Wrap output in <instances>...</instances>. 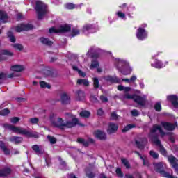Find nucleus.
<instances>
[{"mask_svg": "<svg viewBox=\"0 0 178 178\" xmlns=\"http://www.w3.org/2000/svg\"><path fill=\"white\" fill-rule=\"evenodd\" d=\"M157 131H159V133H161L162 137L165 136V132L162 131V128H161V126L155 124L151 129L149 137L151 138L152 143L157 145V147H159L161 154H163V155H165V154H166V150H165V148H163V146H162V145L161 144V140L158 139V136L156 135Z\"/></svg>", "mask_w": 178, "mask_h": 178, "instance_id": "f257e3e1", "label": "nucleus"}, {"mask_svg": "<svg viewBox=\"0 0 178 178\" xmlns=\"http://www.w3.org/2000/svg\"><path fill=\"white\" fill-rule=\"evenodd\" d=\"M3 127L4 129H8L11 130L13 133L17 134H22V136H26V137H34L35 138H38V133L34 131H30L24 128L20 127H15L9 124H3Z\"/></svg>", "mask_w": 178, "mask_h": 178, "instance_id": "f03ea898", "label": "nucleus"}, {"mask_svg": "<svg viewBox=\"0 0 178 178\" xmlns=\"http://www.w3.org/2000/svg\"><path fill=\"white\" fill-rule=\"evenodd\" d=\"M35 9L36 10V13L38 15V19L41 20L44 19L45 15L48 13V9L47 8V5H45L41 1H36L35 2Z\"/></svg>", "mask_w": 178, "mask_h": 178, "instance_id": "7ed1b4c3", "label": "nucleus"}, {"mask_svg": "<svg viewBox=\"0 0 178 178\" xmlns=\"http://www.w3.org/2000/svg\"><path fill=\"white\" fill-rule=\"evenodd\" d=\"M154 170L157 172V173H161L163 177L167 178H175L173 177V172H172L171 174L169 172H166L163 171V164L162 163H154Z\"/></svg>", "mask_w": 178, "mask_h": 178, "instance_id": "20e7f679", "label": "nucleus"}, {"mask_svg": "<svg viewBox=\"0 0 178 178\" xmlns=\"http://www.w3.org/2000/svg\"><path fill=\"white\" fill-rule=\"evenodd\" d=\"M67 115L69 116L71 121H66L65 122H64V127L72 128L74 127V126H76V124L82 127L84 126V124L80 123V122L75 115L69 113H67Z\"/></svg>", "mask_w": 178, "mask_h": 178, "instance_id": "39448f33", "label": "nucleus"}, {"mask_svg": "<svg viewBox=\"0 0 178 178\" xmlns=\"http://www.w3.org/2000/svg\"><path fill=\"white\" fill-rule=\"evenodd\" d=\"M72 27L69 24H64L57 27H51L49 29V33H67L70 31Z\"/></svg>", "mask_w": 178, "mask_h": 178, "instance_id": "423d86ee", "label": "nucleus"}, {"mask_svg": "<svg viewBox=\"0 0 178 178\" xmlns=\"http://www.w3.org/2000/svg\"><path fill=\"white\" fill-rule=\"evenodd\" d=\"M55 118H56V115L54 113L50 114L49 119L52 126H54V127H65V122H63V119L58 118L57 120L55 121Z\"/></svg>", "mask_w": 178, "mask_h": 178, "instance_id": "0eeeda50", "label": "nucleus"}, {"mask_svg": "<svg viewBox=\"0 0 178 178\" xmlns=\"http://www.w3.org/2000/svg\"><path fill=\"white\" fill-rule=\"evenodd\" d=\"M148 36V33H147V31L145 29H143L142 27H139L136 32V38L138 40H140V41H143L147 38Z\"/></svg>", "mask_w": 178, "mask_h": 178, "instance_id": "6e6552de", "label": "nucleus"}, {"mask_svg": "<svg viewBox=\"0 0 178 178\" xmlns=\"http://www.w3.org/2000/svg\"><path fill=\"white\" fill-rule=\"evenodd\" d=\"M28 30H33V25L30 24H21L15 27V31L17 33H22V31H27Z\"/></svg>", "mask_w": 178, "mask_h": 178, "instance_id": "1a4fd4ad", "label": "nucleus"}, {"mask_svg": "<svg viewBox=\"0 0 178 178\" xmlns=\"http://www.w3.org/2000/svg\"><path fill=\"white\" fill-rule=\"evenodd\" d=\"M119 129V124L115 122H110L107 129L108 134H115Z\"/></svg>", "mask_w": 178, "mask_h": 178, "instance_id": "9d476101", "label": "nucleus"}, {"mask_svg": "<svg viewBox=\"0 0 178 178\" xmlns=\"http://www.w3.org/2000/svg\"><path fill=\"white\" fill-rule=\"evenodd\" d=\"M168 159L172 167L175 170L176 172H178V160L176 157L170 155L168 156Z\"/></svg>", "mask_w": 178, "mask_h": 178, "instance_id": "9b49d317", "label": "nucleus"}, {"mask_svg": "<svg viewBox=\"0 0 178 178\" xmlns=\"http://www.w3.org/2000/svg\"><path fill=\"white\" fill-rule=\"evenodd\" d=\"M161 126H163L165 130H167L168 131H173V130L176 129L177 126V122H175V124L161 122Z\"/></svg>", "mask_w": 178, "mask_h": 178, "instance_id": "f8f14e48", "label": "nucleus"}, {"mask_svg": "<svg viewBox=\"0 0 178 178\" xmlns=\"http://www.w3.org/2000/svg\"><path fill=\"white\" fill-rule=\"evenodd\" d=\"M93 135L96 138H98V140H101L102 141H105V140H106V134L102 131H95Z\"/></svg>", "mask_w": 178, "mask_h": 178, "instance_id": "ddd939ff", "label": "nucleus"}, {"mask_svg": "<svg viewBox=\"0 0 178 178\" xmlns=\"http://www.w3.org/2000/svg\"><path fill=\"white\" fill-rule=\"evenodd\" d=\"M97 29H95V26L92 24H86L83 28V33L84 34H88V33H95Z\"/></svg>", "mask_w": 178, "mask_h": 178, "instance_id": "4468645a", "label": "nucleus"}, {"mask_svg": "<svg viewBox=\"0 0 178 178\" xmlns=\"http://www.w3.org/2000/svg\"><path fill=\"white\" fill-rule=\"evenodd\" d=\"M60 97V102L63 105H67V104H70V97H69L66 92H63Z\"/></svg>", "mask_w": 178, "mask_h": 178, "instance_id": "2eb2a0df", "label": "nucleus"}, {"mask_svg": "<svg viewBox=\"0 0 178 178\" xmlns=\"http://www.w3.org/2000/svg\"><path fill=\"white\" fill-rule=\"evenodd\" d=\"M167 99L168 101H170L174 108H178V97L177 96L175 95H172L168 96Z\"/></svg>", "mask_w": 178, "mask_h": 178, "instance_id": "dca6fc26", "label": "nucleus"}, {"mask_svg": "<svg viewBox=\"0 0 178 178\" xmlns=\"http://www.w3.org/2000/svg\"><path fill=\"white\" fill-rule=\"evenodd\" d=\"M134 101L136 102L138 105H140L141 106H144L145 105V99L138 95H134Z\"/></svg>", "mask_w": 178, "mask_h": 178, "instance_id": "f3484780", "label": "nucleus"}, {"mask_svg": "<svg viewBox=\"0 0 178 178\" xmlns=\"http://www.w3.org/2000/svg\"><path fill=\"white\" fill-rule=\"evenodd\" d=\"M77 142L79 144H82L83 147H88L89 144L88 143H90L91 144H94V139L89 138L88 141H86L83 138H79L77 139Z\"/></svg>", "mask_w": 178, "mask_h": 178, "instance_id": "a211bd4d", "label": "nucleus"}, {"mask_svg": "<svg viewBox=\"0 0 178 178\" xmlns=\"http://www.w3.org/2000/svg\"><path fill=\"white\" fill-rule=\"evenodd\" d=\"M32 149L35 152L36 155L44 154V149L41 145H34L32 146Z\"/></svg>", "mask_w": 178, "mask_h": 178, "instance_id": "6ab92c4d", "label": "nucleus"}, {"mask_svg": "<svg viewBox=\"0 0 178 178\" xmlns=\"http://www.w3.org/2000/svg\"><path fill=\"white\" fill-rule=\"evenodd\" d=\"M136 144L139 149H144V147H145L146 144H148V140L147 139L136 140Z\"/></svg>", "mask_w": 178, "mask_h": 178, "instance_id": "aec40b11", "label": "nucleus"}, {"mask_svg": "<svg viewBox=\"0 0 178 178\" xmlns=\"http://www.w3.org/2000/svg\"><path fill=\"white\" fill-rule=\"evenodd\" d=\"M0 20L1 22H3V23H8V22L10 21L9 17L8 16V14L2 10H0Z\"/></svg>", "mask_w": 178, "mask_h": 178, "instance_id": "412c9836", "label": "nucleus"}, {"mask_svg": "<svg viewBox=\"0 0 178 178\" xmlns=\"http://www.w3.org/2000/svg\"><path fill=\"white\" fill-rule=\"evenodd\" d=\"M168 65V62H165V64L161 62L159 60H156L154 64H151V66L153 67H155L156 69H162V67H165Z\"/></svg>", "mask_w": 178, "mask_h": 178, "instance_id": "4be33fe9", "label": "nucleus"}, {"mask_svg": "<svg viewBox=\"0 0 178 178\" xmlns=\"http://www.w3.org/2000/svg\"><path fill=\"white\" fill-rule=\"evenodd\" d=\"M76 101H84L86 99V93L81 90H78L76 95Z\"/></svg>", "mask_w": 178, "mask_h": 178, "instance_id": "5701e85b", "label": "nucleus"}, {"mask_svg": "<svg viewBox=\"0 0 178 178\" xmlns=\"http://www.w3.org/2000/svg\"><path fill=\"white\" fill-rule=\"evenodd\" d=\"M10 70L12 72H23V70H24V66L22 65H15L11 66Z\"/></svg>", "mask_w": 178, "mask_h": 178, "instance_id": "b1692460", "label": "nucleus"}, {"mask_svg": "<svg viewBox=\"0 0 178 178\" xmlns=\"http://www.w3.org/2000/svg\"><path fill=\"white\" fill-rule=\"evenodd\" d=\"M9 140L11 143H14V144H20V143L23 141V138L19 136H11Z\"/></svg>", "mask_w": 178, "mask_h": 178, "instance_id": "393cba45", "label": "nucleus"}, {"mask_svg": "<svg viewBox=\"0 0 178 178\" xmlns=\"http://www.w3.org/2000/svg\"><path fill=\"white\" fill-rule=\"evenodd\" d=\"M12 170L9 168H6L3 170H0V177H3V176H8V175H10Z\"/></svg>", "mask_w": 178, "mask_h": 178, "instance_id": "a878e982", "label": "nucleus"}, {"mask_svg": "<svg viewBox=\"0 0 178 178\" xmlns=\"http://www.w3.org/2000/svg\"><path fill=\"white\" fill-rule=\"evenodd\" d=\"M40 41L44 45H48L49 47H51V45L54 44L52 41L49 40V39L47 38H40Z\"/></svg>", "mask_w": 178, "mask_h": 178, "instance_id": "bb28decb", "label": "nucleus"}, {"mask_svg": "<svg viewBox=\"0 0 178 178\" xmlns=\"http://www.w3.org/2000/svg\"><path fill=\"white\" fill-rule=\"evenodd\" d=\"M115 64L116 65V66H124V65H129V63L120 58H115Z\"/></svg>", "mask_w": 178, "mask_h": 178, "instance_id": "cd10ccee", "label": "nucleus"}, {"mask_svg": "<svg viewBox=\"0 0 178 178\" xmlns=\"http://www.w3.org/2000/svg\"><path fill=\"white\" fill-rule=\"evenodd\" d=\"M76 84L79 86H84L85 87H88V86H90V82L87 79H78Z\"/></svg>", "mask_w": 178, "mask_h": 178, "instance_id": "c85d7f7f", "label": "nucleus"}, {"mask_svg": "<svg viewBox=\"0 0 178 178\" xmlns=\"http://www.w3.org/2000/svg\"><path fill=\"white\" fill-rule=\"evenodd\" d=\"M106 79L107 81H110V83H120V79L116 76H106Z\"/></svg>", "mask_w": 178, "mask_h": 178, "instance_id": "c756f323", "label": "nucleus"}, {"mask_svg": "<svg viewBox=\"0 0 178 178\" xmlns=\"http://www.w3.org/2000/svg\"><path fill=\"white\" fill-rule=\"evenodd\" d=\"M72 69H73V70H74V72H77L79 73V76H81V77H86V73H84L81 70H79V67L73 65Z\"/></svg>", "mask_w": 178, "mask_h": 178, "instance_id": "7c9ffc66", "label": "nucleus"}, {"mask_svg": "<svg viewBox=\"0 0 178 178\" xmlns=\"http://www.w3.org/2000/svg\"><path fill=\"white\" fill-rule=\"evenodd\" d=\"M1 55H6L7 56H13V53L9 50H1Z\"/></svg>", "mask_w": 178, "mask_h": 178, "instance_id": "2f4dec72", "label": "nucleus"}, {"mask_svg": "<svg viewBox=\"0 0 178 178\" xmlns=\"http://www.w3.org/2000/svg\"><path fill=\"white\" fill-rule=\"evenodd\" d=\"M7 35L9 38L10 42H16V38H15L12 32L10 31L8 32Z\"/></svg>", "mask_w": 178, "mask_h": 178, "instance_id": "473e14b6", "label": "nucleus"}, {"mask_svg": "<svg viewBox=\"0 0 178 178\" xmlns=\"http://www.w3.org/2000/svg\"><path fill=\"white\" fill-rule=\"evenodd\" d=\"M86 176L88 178H94L95 177V173L91 172L90 170H86Z\"/></svg>", "mask_w": 178, "mask_h": 178, "instance_id": "72a5a7b5", "label": "nucleus"}, {"mask_svg": "<svg viewBox=\"0 0 178 178\" xmlns=\"http://www.w3.org/2000/svg\"><path fill=\"white\" fill-rule=\"evenodd\" d=\"M120 118V116H119L116 113V112H113V113H111L110 119H111V120H118V119Z\"/></svg>", "mask_w": 178, "mask_h": 178, "instance_id": "f704fd0d", "label": "nucleus"}, {"mask_svg": "<svg viewBox=\"0 0 178 178\" xmlns=\"http://www.w3.org/2000/svg\"><path fill=\"white\" fill-rule=\"evenodd\" d=\"M122 163L124 165V166L127 168V169H130V163H129V161L126 159H121Z\"/></svg>", "mask_w": 178, "mask_h": 178, "instance_id": "c9c22d12", "label": "nucleus"}, {"mask_svg": "<svg viewBox=\"0 0 178 178\" xmlns=\"http://www.w3.org/2000/svg\"><path fill=\"white\" fill-rule=\"evenodd\" d=\"M90 115V112L87 111H83L80 113V116L81 118H89Z\"/></svg>", "mask_w": 178, "mask_h": 178, "instance_id": "e433bc0d", "label": "nucleus"}, {"mask_svg": "<svg viewBox=\"0 0 178 178\" xmlns=\"http://www.w3.org/2000/svg\"><path fill=\"white\" fill-rule=\"evenodd\" d=\"M13 48H15V49H17V51H23V45L20 44H13Z\"/></svg>", "mask_w": 178, "mask_h": 178, "instance_id": "4c0bfd02", "label": "nucleus"}, {"mask_svg": "<svg viewBox=\"0 0 178 178\" xmlns=\"http://www.w3.org/2000/svg\"><path fill=\"white\" fill-rule=\"evenodd\" d=\"M98 66H99V63L97 60H94L92 61L90 69H95L96 67H98Z\"/></svg>", "mask_w": 178, "mask_h": 178, "instance_id": "58836bf2", "label": "nucleus"}, {"mask_svg": "<svg viewBox=\"0 0 178 178\" xmlns=\"http://www.w3.org/2000/svg\"><path fill=\"white\" fill-rule=\"evenodd\" d=\"M93 86H94V88L95 89L99 88V81L98 80L97 78L93 79Z\"/></svg>", "mask_w": 178, "mask_h": 178, "instance_id": "ea45409f", "label": "nucleus"}, {"mask_svg": "<svg viewBox=\"0 0 178 178\" xmlns=\"http://www.w3.org/2000/svg\"><path fill=\"white\" fill-rule=\"evenodd\" d=\"M47 139L49 141L50 144H55L56 143V138L54 136L48 135Z\"/></svg>", "mask_w": 178, "mask_h": 178, "instance_id": "a19ab883", "label": "nucleus"}, {"mask_svg": "<svg viewBox=\"0 0 178 178\" xmlns=\"http://www.w3.org/2000/svg\"><path fill=\"white\" fill-rule=\"evenodd\" d=\"M94 52V48H90L88 53L86 54V55L88 56H91L92 58H98V55H97L96 56L92 55V53Z\"/></svg>", "mask_w": 178, "mask_h": 178, "instance_id": "79ce46f5", "label": "nucleus"}, {"mask_svg": "<svg viewBox=\"0 0 178 178\" xmlns=\"http://www.w3.org/2000/svg\"><path fill=\"white\" fill-rule=\"evenodd\" d=\"M41 88H51V85L47 83L45 81L40 82Z\"/></svg>", "mask_w": 178, "mask_h": 178, "instance_id": "37998d69", "label": "nucleus"}, {"mask_svg": "<svg viewBox=\"0 0 178 178\" xmlns=\"http://www.w3.org/2000/svg\"><path fill=\"white\" fill-rule=\"evenodd\" d=\"M9 109L5 108L3 110L0 111V116H6V115H9Z\"/></svg>", "mask_w": 178, "mask_h": 178, "instance_id": "c03bdc74", "label": "nucleus"}, {"mask_svg": "<svg viewBox=\"0 0 178 178\" xmlns=\"http://www.w3.org/2000/svg\"><path fill=\"white\" fill-rule=\"evenodd\" d=\"M140 159H142V161H143L144 166H148L149 165V163H148V159L147 158V156H140Z\"/></svg>", "mask_w": 178, "mask_h": 178, "instance_id": "a18cd8bd", "label": "nucleus"}, {"mask_svg": "<svg viewBox=\"0 0 178 178\" xmlns=\"http://www.w3.org/2000/svg\"><path fill=\"white\" fill-rule=\"evenodd\" d=\"M40 120L38 118H32L29 119V123L31 124H37Z\"/></svg>", "mask_w": 178, "mask_h": 178, "instance_id": "49530a36", "label": "nucleus"}, {"mask_svg": "<svg viewBox=\"0 0 178 178\" xmlns=\"http://www.w3.org/2000/svg\"><path fill=\"white\" fill-rule=\"evenodd\" d=\"M65 6L66 9H70V10L75 9V8H76V5H74L72 3H68L65 4Z\"/></svg>", "mask_w": 178, "mask_h": 178, "instance_id": "de8ad7c7", "label": "nucleus"}, {"mask_svg": "<svg viewBox=\"0 0 178 178\" xmlns=\"http://www.w3.org/2000/svg\"><path fill=\"white\" fill-rule=\"evenodd\" d=\"M80 34V31L77 28H74L72 29V37H76V35H79Z\"/></svg>", "mask_w": 178, "mask_h": 178, "instance_id": "09e8293b", "label": "nucleus"}, {"mask_svg": "<svg viewBox=\"0 0 178 178\" xmlns=\"http://www.w3.org/2000/svg\"><path fill=\"white\" fill-rule=\"evenodd\" d=\"M134 127V125L129 124L127 125L123 129H122V133H126L127 131H129V130H131Z\"/></svg>", "mask_w": 178, "mask_h": 178, "instance_id": "8fccbe9b", "label": "nucleus"}, {"mask_svg": "<svg viewBox=\"0 0 178 178\" xmlns=\"http://www.w3.org/2000/svg\"><path fill=\"white\" fill-rule=\"evenodd\" d=\"M149 155L154 158V159H157V158H159V155L158 154V153L155 152L154 151L151 150L149 152Z\"/></svg>", "mask_w": 178, "mask_h": 178, "instance_id": "3c124183", "label": "nucleus"}, {"mask_svg": "<svg viewBox=\"0 0 178 178\" xmlns=\"http://www.w3.org/2000/svg\"><path fill=\"white\" fill-rule=\"evenodd\" d=\"M154 109L155 111H156L157 112H159L160 111H161L162 109V106H161V103L158 102L155 104L154 106Z\"/></svg>", "mask_w": 178, "mask_h": 178, "instance_id": "603ef678", "label": "nucleus"}, {"mask_svg": "<svg viewBox=\"0 0 178 178\" xmlns=\"http://www.w3.org/2000/svg\"><path fill=\"white\" fill-rule=\"evenodd\" d=\"M20 121V118L19 117H13L10 118L11 123L16 124L17 122Z\"/></svg>", "mask_w": 178, "mask_h": 178, "instance_id": "864d4df0", "label": "nucleus"}, {"mask_svg": "<svg viewBox=\"0 0 178 178\" xmlns=\"http://www.w3.org/2000/svg\"><path fill=\"white\" fill-rule=\"evenodd\" d=\"M117 15L118 16V17H120L121 19H126V15H124V13H123L121 11H118L117 13Z\"/></svg>", "mask_w": 178, "mask_h": 178, "instance_id": "5fc2aeb1", "label": "nucleus"}, {"mask_svg": "<svg viewBox=\"0 0 178 178\" xmlns=\"http://www.w3.org/2000/svg\"><path fill=\"white\" fill-rule=\"evenodd\" d=\"M126 99H134V95H131L130 94H126L124 96Z\"/></svg>", "mask_w": 178, "mask_h": 178, "instance_id": "6e6d98bb", "label": "nucleus"}, {"mask_svg": "<svg viewBox=\"0 0 178 178\" xmlns=\"http://www.w3.org/2000/svg\"><path fill=\"white\" fill-rule=\"evenodd\" d=\"M116 173L119 177H123V172H122V170L120 168L116 169Z\"/></svg>", "mask_w": 178, "mask_h": 178, "instance_id": "4d7b16f0", "label": "nucleus"}, {"mask_svg": "<svg viewBox=\"0 0 178 178\" xmlns=\"http://www.w3.org/2000/svg\"><path fill=\"white\" fill-rule=\"evenodd\" d=\"M131 114L132 115V116H138V115H140V113H138V111L134 109L131 111Z\"/></svg>", "mask_w": 178, "mask_h": 178, "instance_id": "13d9d810", "label": "nucleus"}, {"mask_svg": "<svg viewBox=\"0 0 178 178\" xmlns=\"http://www.w3.org/2000/svg\"><path fill=\"white\" fill-rule=\"evenodd\" d=\"M100 99H101L102 102H108V98L104 95H102L100 97Z\"/></svg>", "mask_w": 178, "mask_h": 178, "instance_id": "bf43d9fd", "label": "nucleus"}, {"mask_svg": "<svg viewBox=\"0 0 178 178\" xmlns=\"http://www.w3.org/2000/svg\"><path fill=\"white\" fill-rule=\"evenodd\" d=\"M0 148L1 149H2V151L5 149V148H6V146L5 145V143L3 141H0Z\"/></svg>", "mask_w": 178, "mask_h": 178, "instance_id": "052dcab7", "label": "nucleus"}, {"mask_svg": "<svg viewBox=\"0 0 178 178\" xmlns=\"http://www.w3.org/2000/svg\"><path fill=\"white\" fill-rule=\"evenodd\" d=\"M4 79H6V74L3 72L0 73V80H3Z\"/></svg>", "mask_w": 178, "mask_h": 178, "instance_id": "680f3d73", "label": "nucleus"}, {"mask_svg": "<svg viewBox=\"0 0 178 178\" xmlns=\"http://www.w3.org/2000/svg\"><path fill=\"white\" fill-rule=\"evenodd\" d=\"M97 115L99 116H102V115H104V110L102 108H99L97 110Z\"/></svg>", "mask_w": 178, "mask_h": 178, "instance_id": "e2e57ef3", "label": "nucleus"}, {"mask_svg": "<svg viewBox=\"0 0 178 178\" xmlns=\"http://www.w3.org/2000/svg\"><path fill=\"white\" fill-rule=\"evenodd\" d=\"M3 151L6 155H9L10 154V150L6 147L3 149Z\"/></svg>", "mask_w": 178, "mask_h": 178, "instance_id": "0e129e2a", "label": "nucleus"}, {"mask_svg": "<svg viewBox=\"0 0 178 178\" xmlns=\"http://www.w3.org/2000/svg\"><path fill=\"white\" fill-rule=\"evenodd\" d=\"M22 19H23V15L20 13L17 15V20H22Z\"/></svg>", "mask_w": 178, "mask_h": 178, "instance_id": "69168bd1", "label": "nucleus"}, {"mask_svg": "<svg viewBox=\"0 0 178 178\" xmlns=\"http://www.w3.org/2000/svg\"><path fill=\"white\" fill-rule=\"evenodd\" d=\"M90 101L92 102H97V97H95V96H91L90 97Z\"/></svg>", "mask_w": 178, "mask_h": 178, "instance_id": "338daca9", "label": "nucleus"}, {"mask_svg": "<svg viewBox=\"0 0 178 178\" xmlns=\"http://www.w3.org/2000/svg\"><path fill=\"white\" fill-rule=\"evenodd\" d=\"M68 178H77L74 174L68 175Z\"/></svg>", "mask_w": 178, "mask_h": 178, "instance_id": "774afa93", "label": "nucleus"}]
</instances>
